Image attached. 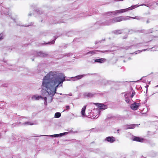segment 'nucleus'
<instances>
[{"instance_id": "2", "label": "nucleus", "mask_w": 158, "mask_h": 158, "mask_svg": "<svg viewBox=\"0 0 158 158\" xmlns=\"http://www.w3.org/2000/svg\"><path fill=\"white\" fill-rule=\"evenodd\" d=\"M111 50H106L105 51H100V50H94L92 51H89L86 53L85 54L83 55L82 56H84L86 55H89V56H92L94 54H98L99 53H103L104 52H112Z\"/></svg>"}, {"instance_id": "31", "label": "nucleus", "mask_w": 158, "mask_h": 158, "mask_svg": "<svg viewBox=\"0 0 158 158\" xmlns=\"http://www.w3.org/2000/svg\"><path fill=\"white\" fill-rule=\"evenodd\" d=\"M150 49L151 51H158V46L155 45L152 48Z\"/></svg>"}, {"instance_id": "60", "label": "nucleus", "mask_w": 158, "mask_h": 158, "mask_svg": "<svg viewBox=\"0 0 158 158\" xmlns=\"http://www.w3.org/2000/svg\"><path fill=\"white\" fill-rule=\"evenodd\" d=\"M120 130H119V129H118V130H117V131H118V133H119V131H120Z\"/></svg>"}, {"instance_id": "53", "label": "nucleus", "mask_w": 158, "mask_h": 158, "mask_svg": "<svg viewBox=\"0 0 158 158\" xmlns=\"http://www.w3.org/2000/svg\"><path fill=\"white\" fill-rule=\"evenodd\" d=\"M67 45H68V44H65V45L64 46V47L65 48H66V47H67Z\"/></svg>"}, {"instance_id": "5", "label": "nucleus", "mask_w": 158, "mask_h": 158, "mask_svg": "<svg viewBox=\"0 0 158 158\" xmlns=\"http://www.w3.org/2000/svg\"><path fill=\"white\" fill-rule=\"evenodd\" d=\"M113 23L120 22L122 21H125L129 19V17L128 16H120L118 17H114L112 19Z\"/></svg>"}, {"instance_id": "50", "label": "nucleus", "mask_w": 158, "mask_h": 158, "mask_svg": "<svg viewBox=\"0 0 158 158\" xmlns=\"http://www.w3.org/2000/svg\"><path fill=\"white\" fill-rule=\"evenodd\" d=\"M8 69H9L11 70H15V69H12V68H8Z\"/></svg>"}, {"instance_id": "55", "label": "nucleus", "mask_w": 158, "mask_h": 158, "mask_svg": "<svg viewBox=\"0 0 158 158\" xmlns=\"http://www.w3.org/2000/svg\"><path fill=\"white\" fill-rule=\"evenodd\" d=\"M31 13H29L28 14L29 16H31Z\"/></svg>"}, {"instance_id": "30", "label": "nucleus", "mask_w": 158, "mask_h": 158, "mask_svg": "<svg viewBox=\"0 0 158 158\" xmlns=\"http://www.w3.org/2000/svg\"><path fill=\"white\" fill-rule=\"evenodd\" d=\"M61 116V113L60 112H57L55 114L54 117L56 118H60Z\"/></svg>"}, {"instance_id": "20", "label": "nucleus", "mask_w": 158, "mask_h": 158, "mask_svg": "<svg viewBox=\"0 0 158 158\" xmlns=\"http://www.w3.org/2000/svg\"><path fill=\"white\" fill-rule=\"evenodd\" d=\"M132 140L134 141L139 142H143L144 140L143 138H141L140 137L133 136L132 138Z\"/></svg>"}, {"instance_id": "15", "label": "nucleus", "mask_w": 158, "mask_h": 158, "mask_svg": "<svg viewBox=\"0 0 158 158\" xmlns=\"http://www.w3.org/2000/svg\"><path fill=\"white\" fill-rule=\"evenodd\" d=\"M104 140L110 143H112L115 141V138L112 136H108L105 138Z\"/></svg>"}, {"instance_id": "23", "label": "nucleus", "mask_w": 158, "mask_h": 158, "mask_svg": "<svg viewBox=\"0 0 158 158\" xmlns=\"http://www.w3.org/2000/svg\"><path fill=\"white\" fill-rule=\"evenodd\" d=\"M123 31L124 30L123 29L116 30L113 31H112V33L115 35H118L121 34V33H123Z\"/></svg>"}, {"instance_id": "4", "label": "nucleus", "mask_w": 158, "mask_h": 158, "mask_svg": "<svg viewBox=\"0 0 158 158\" xmlns=\"http://www.w3.org/2000/svg\"><path fill=\"white\" fill-rule=\"evenodd\" d=\"M71 132V131H70L69 132H65L61 133L60 134L52 135H40L38 136V135H36L35 134L34 135V137H38V136H47L48 137H52V138L58 137H61V136H63L64 135H66L68 134L69 132Z\"/></svg>"}, {"instance_id": "32", "label": "nucleus", "mask_w": 158, "mask_h": 158, "mask_svg": "<svg viewBox=\"0 0 158 158\" xmlns=\"http://www.w3.org/2000/svg\"><path fill=\"white\" fill-rule=\"evenodd\" d=\"M90 12L92 13V14H94L98 13L97 11L96 10L94 9H92L90 11Z\"/></svg>"}, {"instance_id": "37", "label": "nucleus", "mask_w": 158, "mask_h": 158, "mask_svg": "<svg viewBox=\"0 0 158 158\" xmlns=\"http://www.w3.org/2000/svg\"><path fill=\"white\" fill-rule=\"evenodd\" d=\"M30 122H26L25 123H22V125H32L33 124H31L30 123Z\"/></svg>"}, {"instance_id": "56", "label": "nucleus", "mask_w": 158, "mask_h": 158, "mask_svg": "<svg viewBox=\"0 0 158 158\" xmlns=\"http://www.w3.org/2000/svg\"><path fill=\"white\" fill-rule=\"evenodd\" d=\"M69 95L70 96H72V94L71 93L69 94Z\"/></svg>"}, {"instance_id": "10", "label": "nucleus", "mask_w": 158, "mask_h": 158, "mask_svg": "<svg viewBox=\"0 0 158 158\" xmlns=\"http://www.w3.org/2000/svg\"><path fill=\"white\" fill-rule=\"evenodd\" d=\"M93 74L88 73L86 74H82L76 76L74 77H71L72 80L73 81H76L82 78L83 77L87 75H92Z\"/></svg>"}, {"instance_id": "27", "label": "nucleus", "mask_w": 158, "mask_h": 158, "mask_svg": "<svg viewBox=\"0 0 158 158\" xmlns=\"http://www.w3.org/2000/svg\"><path fill=\"white\" fill-rule=\"evenodd\" d=\"M83 95L85 97L91 98L93 97L94 94L90 93H85Z\"/></svg>"}, {"instance_id": "9", "label": "nucleus", "mask_w": 158, "mask_h": 158, "mask_svg": "<svg viewBox=\"0 0 158 158\" xmlns=\"http://www.w3.org/2000/svg\"><path fill=\"white\" fill-rule=\"evenodd\" d=\"M34 54H35V56H39L40 57H45L47 56V54L45 52H43L42 51H40L39 52H37L35 51L33 52Z\"/></svg>"}, {"instance_id": "7", "label": "nucleus", "mask_w": 158, "mask_h": 158, "mask_svg": "<svg viewBox=\"0 0 158 158\" xmlns=\"http://www.w3.org/2000/svg\"><path fill=\"white\" fill-rule=\"evenodd\" d=\"M101 85L102 86H106L109 85H112L114 83V81L111 80H107L103 79L101 81Z\"/></svg>"}, {"instance_id": "29", "label": "nucleus", "mask_w": 158, "mask_h": 158, "mask_svg": "<svg viewBox=\"0 0 158 158\" xmlns=\"http://www.w3.org/2000/svg\"><path fill=\"white\" fill-rule=\"evenodd\" d=\"M153 31V28H151L144 31V33L146 34H149L152 33Z\"/></svg>"}, {"instance_id": "28", "label": "nucleus", "mask_w": 158, "mask_h": 158, "mask_svg": "<svg viewBox=\"0 0 158 158\" xmlns=\"http://www.w3.org/2000/svg\"><path fill=\"white\" fill-rule=\"evenodd\" d=\"M150 49H143V50H139L138 51H136L135 52H134V53H131V54H133L134 53H135V54H137L141 52H142L143 51H145L146 50H149Z\"/></svg>"}, {"instance_id": "22", "label": "nucleus", "mask_w": 158, "mask_h": 158, "mask_svg": "<svg viewBox=\"0 0 158 158\" xmlns=\"http://www.w3.org/2000/svg\"><path fill=\"white\" fill-rule=\"evenodd\" d=\"M128 17L129 19H130V18H131L134 19H136L143 22H144L145 21L144 18L141 16H135V17L128 16Z\"/></svg>"}, {"instance_id": "16", "label": "nucleus", "mask_w": 158, "mask_h": 158, "mask_svg": "<svg viewBox=\"0 0 158 158\" xmlns=\"http://www.w3.org/2000/svg\"><path fill=\"white\" fill-rule=\"evenodd\" d=\"M102 26V22L101 21H97L94 24L93 28L94 30H96L99 29L100 26Z\"/></svg>"}, {"instance_id": "54", "label": "nucleus", "mask_w": 158, "mask_h": 158, "mask_svg": "<svg viewBox=\"0 0 158 158\" xmlns=\"http://www.w3.org/2000/svg\"><path fill=\"white\" fill-rule=\"evenodd\" d=\"M64 17H63V18H65L67 16V15H64Z\"/></svg>"}, {"instance_id": "35", "label": "nucleus", "mask_w": 158, "mask_h": 158, "mask_svg": "<svg viewBox=\"0 0 158 158\" xmlns=\"http://www.w3.org/2000/svg\"><path fill=\"white\" fill-rule=\"evenodd\" d=\"M117 118L119 120H122L124 119L125 118L124 116H122L120 115H118L117 116Z\"/></svg>"}, {"instance_id": "51", "label": "nucleus", "mask_w": 158, "mask_h": 158, "mask_svg": "<svg viewBox=\"0 0 158 158\" xmlns=\"http://www.w3.org/2000/svg\"><path fill=\"white\" fill-rule=\"evenodd\" d=\"M17 124V123H13V124H12V126H13V127H15L16 126V125Z\"/></svg>"}, {"instance_id": "47", "label": "nucleus", "mask_w": 158, "mask_h": 158, "mask_svg": "<svg viewBox=\"0 0 158 158\" xmlns=\"http://www.w3.org/2000/svg\"><path fill=\"white\" fill-rule=\"evenodd\" d=\"M22 118L21 117H20V116H19V118L18 119V120L19 121L21 120L22 118Z\"/></svg>"}, {"instance_id": "24", "label": "nucleus", "mask_w": 158, "mask_h": 158, "mask_svg": "<svg viewBox=\"0 0 158 158\" xmlns=\"http://www.w3.org/2000/svg\"><path fill=\"white\" fill-rule=\"evenodd\" d=\"M86 106V105L84 106L81 109V113L82 116L83 117L86 116L85 112Z\"/></svg>"}, {"instance_id": "12", "label": "nucleus", "mask_w": 158, "mask_h": 158, "mask_svg": "<svg viewBox=\"0 0 158 158\" xmlns=\"http://www.w3.org/2000/svg\"><path fill=\"white\" fill-rule=\"evenodd\" d=\"M94 62L93 63H102L106 61V59L104 58L98 57L97 58L94 60Z\"/></svg>"}, {"instance_id": "45", "label": "nucleus", "mask_w": 158, "mask_h": 158, "mask_svg": "<svg viewBox=\"0 0 158 158\" xmlns=\"http://www.w3.org/2000/svg\"><path fill=\"white\" fill-rule=\"evenodd\" d=\"M107 93V92H104V93H99L98 94H99L100 95H102V96H103L105 94V93Z\"/></svg>"}, {"instance_id": "52", "label": "nucleus", "mask_w": 158, "mask_h": 158, "mask_svg": "<svg viewBox=\"0 0 158 158\" xmlns=\"http://www.w3.org/2000/svg\"><path fill=\"white\" fill-rule=\"evenodd\" d=\"M140 80H142L143 81L142 82H146V81L145 80H144V79L143 80L142 78H141Z\"/></svg>"}, {"instance_id": "33", "label": "nucleus", "mask_w": 158, "mask_h": 158, "mask_svg": "<svg viewBox=\"0 0 158 158\" xmlns=\"http://www.w3.org/2000/svg\"><path fill=\"white\" fill-rule=\"evenodd\" d=\"M126 33L127 34H131L133 33V32H135V31L133 29H129L128 31H127Z\"/></svg>"}, {"instance_id": "61", "label": "nucleus", "mask_w": 158, "mask_h": 158, "mask_svg": "<svg viewBox=\"0 0 158 158\" xmlns=\"http://www.w3.org/2000/svg\"><path fill=\"white\" fill-rule=\"evenodd\" d=\"M7 50H8V51H9V52H10V50L9 49H8Z\"/></svg>"}, {"instance_id": "1", "label": "nucleus", "mask_w": 158, "mask_h": 158, "mask_svg": "<svg viewBox=\"0 0 158 158\" xmlns=\"http://www.w3.org/2000/svg\"><path fill=\"white\" fill-rule=\"evenodd\" d=\"M65 78L64 75L62 74L58 75L56 72H49L44 77L42 81V86L46 89L42 90V95H33L32 99H44V104L47 106V99L48 103L52 102L53 97L56 93L58 86H62L63 82L65 81Z\"/></svg>"}, {"instance_id": "21", "label": "nucleus", "mask_w": 158, "mask_h": 158, "mask_svg": "<svg viewBox=\"0 0 158 158\" xmlns=\"http://www.w3.org/2000/svg\"><path fill=\"white\" fill-rule=\"evenodd\" d=\"M140 124H134L130 125H127L125 126V127H127L126 128V129H134L136 127H138L139 125Z\"/></svg>"}, {"instance_id": "40", "label": "nucleus", "mask_w": 158, "mask_h": 158, "mask_svg": "<svg viewBox=\"0 0 158 158\" xmlns=\"http://www.w3.org/2000/svg\"><path fill=\"white\" fill-rule=\"evenodd\" d=\"M73 34L71 32H69L66 34L68 36H72Z\"/></svg>"}, {"instance_id": "25", "label": "nucleus", "mask_w": 158, "mask_h": 158, "mask_svg": "<svg viewBox=\"0 0 158 158\" xmlns=\"http://www.w3.org/2000/svg\"><path fill=\"white\" fill-rule=\"evenodd\" d=\"M73 53H69L68 54H62L60 55V57L59 58V59L61 58L64 56H67V57H70L71 56H73Z\"/></svg>"}, {"instance_id": "26", "label": "nucleus", "mask_w": 158, "mask_h": 158, "mask_svg": "<svg viewBox=\"0 0 158 158\" xmlns=\"http://www.w3.org/2000/svg\"><path fill=\"white\" fill-rule=\"evenodd\" d=\"M157 154V152L153 151H151L149 153V155L152 157L156 156Z\"/></svg>"}, {"instance_id": "14", "label": "nucleus", "mask_w": 158, "mask_h": 158, "mask_svg": "<svg viewBox=\"0 0 158 158\" xmlns=\"http://www.w3.org/2000/svg\"><path fill=\"white\" fill-rule=\"evenodd\" d=\"M89 152H92L96 154L100 155L102 153V151L98 148L94 149L93 148H90L88 149Z\"/></svg>"}, {"instance_id": "44", "label": "nucleus", "mask_w": 158, "mask_h": 158, "mask_svg": "<svg viewBox=\"0 0 158 158\" xmlns=\"http://www.w3.org/2000/svg\"><path fill=\"white\" fill-rule=\"evenodd\" d=\"M7 84H3L2 85V86L3 87H6L7 86Z\"/></svg>"}, {"instance_id": "48", "label": "nucleus", "mask_w": 158, "mask_h": 158, "mask_svg": "<svg viewBox=\"0 0 158 158\" xmlns=\"http://www.w3.org/2000/svg\"><path fill=\"white\" fill-rule=\"evenodd\" d=\"M154 5H156L158 6V1L154 3Z\"/></svg>"}, {"instance_id": "49", "label": "nucleus", "mask_w": 158, "mask_h": 158, "mask_svg": "<svg viewBox=\"0 0 158 158\" xmlns=\"http://www.w3.org/2000/svg\"><path fill=\"white\" fill-rule=\"evenodd\" d=\"M148 85H146L145 86L146 88V91L148 90Z\"/></svg>"}, {"instance_id": "62", "label": "nucleus", "mask_w": 158, "mask_h": 158, "mask_svg": "<svg viewBox=\"0 0 158 158\" xmlns=\"http://www.w3.org/2000/svg\"><path fill=\"white\" fill-rule=\"evenodd\" d=\"M158 87V85L156 86L155 87L156 88V87Z\"/></svg>"}, {"instance_id": "41", "label": "nucleus", "mask_w": 158, "mask_h": 158, "mask_svg": "<svg viewBox=\"0 0 158 158\" xmlns=\"http://www.w3.org/2000/svg\"><path fill=\"white\" fill-rule=\"evenodd\" d=\"M4 38L3 34L1 33L0 34V40L3 39Z\"/></svg>"}, {"instance_id": "59", "label": "nucleus", "mask_w": 158, "mask_h": 158, "mask_svg": "<svg viewBox=\"0 0 158 158\" xmlns=\"http://www.w3.org/2000/svg\"><path fill=\"white\" fill-rule=\"evenodd\" d=\"M149 23V21L148 20L147 22H146V23Z\"/></svg>"}, {"instance_id": "34", "label": "nucleus", "mask_w": 158, "mask_h": 158, "mask_svg": "<svg viewBox=\"0 0 158 158\" xmlns=\"http://www.w3.org/2000/svg\"><path fill=\"white\" fill-rule=\"evenodd\" d=\"M33 24V23H30V24H28V25H22V24L19 23V24H17V25H18V26H24L25 27H28L29 26H31V25H32Z\"/></svg>"}, {"instance_id": "11", "label": "nucleus", "mask_w": 158, "mask_h": 158, "mask_svg": "<svg viewBox=\"0 0 158 158\" xmlns=\"http://www.w3.org/2000/svg\"><path fill=\"white\" fill-rule=\"evenodd\" d=\"M3 5L1 3L0 4V8L2 9V11H0L1 12V14L2 15H9L8 10L6 8H4L3 6L2 7V6Z\"/></svg>"}, {"instance_id": "58", "label": "nucleus", "mask_w": 158, "mask_h": 158, "mask_svg": "<svg viewBox=\"0 0 158 158\" xmlns=\"http://www.w3.org/2000/svg\"><path fill=\"white\" fill-rule=\"evenodd\" d=\"M55 94H59V93H56H56ZM60 94V95H62V93H60V94Z\"/></svg>"}, {"instance_id": "18", "label": "nucleus", "mask_w": 158, "mask_h": 158, "mask_svg": "<svg viewBox=\"0 0 158 158\" xmlns=\"http://www.w3.org/2000/svg\"><path fill=\"white\" fill-rule=\"evenodd\" d=\"M113 23L112 19L106 20L104 22H102V26L110 25Z\"/></svg>"}, {"instance_id": "36", "label": "nucleus", "mask_w": 158, "mask_h": 158, "mask_svg": "<svg viewBox=\"0 0 158 158\" xmlns=\"http://www.w3.org/2000/svg\"><path fill=\"white\" fill-rule=\"evenodd\" d=\"M37 13V14H39L40 15H41L43 14V12L39 10L38 9H37L36 10H34Z\"/></svg>"}, {"instance_id": "63", "label": "nucleus", "mask_w": 158, "mask_h": 158, "mask_svg": "<svg viewBox=\"0 0 158 158\" xmlns=\"http://www.w3.org/2000/svg\"><path fill=\"white\" fill-rule=\"evenodd\" d=\"M80 16L81 17H82L83 16H82V14H81L80 15Z\"/></svg>"}, {"instance_id": "13", "label": "nucleus", "mask_w": 158, "mask_h": 158, "mask_svg": "<svg viewBox=\"0 0 158 158\" xmlns=\"http://www.w3.org/2000/svg\"><path fill=\"white\" fill-rule=\"evenodd\" d=\"M139 106V103L135 102L131 104L130 107L132 110H135L138 109Z\"/></svg>"}, {"instance_id": "46", "label": "nucleus", "mask_w": 158, "mask_h": 158, "mask_svg": "<svg viewBox=\"0 0 158 158\" xmlns=\"http://www.w3.org/2000/svg\"><path fill=\"white\" fill-rule=\"evenodd\" d=\"M9 16L11 19H12L15 23H16V21H15V19L12 18L11 16L10 15H9Z\"/></svg>"}, {"instance_id": "19", "label": "nucleus", "mask_w": 158, "mask_h": 158, "mask_svg": "<svg viewBox=\"0 0 158 158\" xmlns=\"http://www.w3.org/2000/svg\"><path fill=\"white\" fill-rule=\"evenodd\" d=\"M58 37V36L56 37L55 36L54 39L52 40V41H49L48 43H46L44 42V43H41L40 44V46H43V45H46V44H53L55 43V41L56 40V39Z\"/></svg>"}, {"instance_id": "8", "label": "nucleus", "mask_w": 158, "mask_h": 158, "mask_svg": "<svg viewBox=\"0 0 158 158\" xmlns=\"http://www.w3.org/2000/svg\"><path fill=\"white\" fill-rule=\"evenodd\" d=\"M116 15L115 10L105 12L102 15L105 17H113Z\"/></svg>"}, {"instance_id": "3", "label": "nucleus", "mask_w": 158, "mask_h": 158, "mask_svg": "<svg viewBox=\"0 0 158 158\" xmlns=\"http://www.w3.org/2000/svg\"><path fill=\"white\" fill-rule=\"evenodd\" d=\"M130 94L131 92H126L122 93V95H124V97L125 98V102L129 104H131V100L132 99L130 97Z\"/></svg>"}, {"instance_id": "42", "label": "nucleus", "mask_w": 158, "mask_h": 158, "mask_svg": "<svg viewBox=\"0 0 158 158\" xmlns=\"http://www.w3.org/2000/svg\"><path fill=\"white\" fill-rule=\"evenodd\" d=\"M135 92L134 91L131 94V95L130 96V97L131 98H132L133 96H134V95H135Z\"/></svg>"}, {"instance_id": "6", "label": "nucleus", "mask_w": 158, "mask_h": 158, "mask_svg": "<svg viewBox=\"0 0 158 158\" xmlns=\"http://www.w3.org/2000/svg\"><path fill=\"white\" fill-rule=\"evenodd\" d=\"M148 42H147L146 43H139L138 44L136 45H131L129 46H126L124 47V49H125L126 50H129V49H131L134 48H139L142 46H146L147 45H146L145 44H147Z\"/></svg>"}, {"instance_id": "38", "label": "nucleus", "mask_w": 158, "mask_h": 158, "mask_svg": "<svg viewBox=\"0 0 158 158\" xmlns=\"http://www.w3.org/2000/svg\"><path fill=\"white\" fill-rule=\"evenodd\" d=\"M65 108V109H64L63 111H64L65 110H69L70 109V106L69 105L66 106Z\"/></svg>"}, {"instance_id": "43", "label": "nucleus", "mask_w": 158, "mask_h": 158, "mask_svg": "<svg viewBox=\"0 0 158 158\" xmlns=\"http://www.w3.org/2000/svg\"><path fill=\"white\" fill-rule=\"evenodd\" d=\"M102 41V40H100V41H95V44H97L99 43H101Z\"/></svg>"}, {"instance_id": "64", "label": "nucleus", "mask_w": 158, "mask_h": 158, "mask_svg": "<svg viewBox=\"0 0 158 158\" xmlns=\"http://www.w3.org/2000/svg\"><path fill=\"white\" fill-rule=\"evenodd\" d=\"M142 157H143V158H146V157H143V156H142Z\"/></svg>"}, {"instance_id": "17", "label": "nucleus", "mask_w": 158, "mask_h": 158, "mask_svg": "<svg viewBox=\"0 0 158 158\" xmlns=\"http://www.w3.org/2000/svg\"><path fill=\"white\" fill-rule=\"evenodd\" d=\"M94 104L97 105L99 109L100 110H105L107 108V105H104L102 103H95Z\"/></svg>"}, {"instance_id": "39", "label": "nucleus", "mask_w": 158, "mask_h": 158, "mask_svg": "<svg viewBox=\"0 0 158 158\" xmlns=\"http://www.w3.org/2000/svg\"><path fill=\"white\" fill-rule=\"evenodd\" d=\"M64 22H63V21H53V22H52V23L53 24H55V23H64Z\"/></svg>"}, {"instance_id": "57", "label": "nucleus", "mask_w": 158, "mask_h": 158, "mask_svg": "<svg viewBox=\"0 0 158 158\" xmlns=\"http://www.w3.org/2000/svg\"><path fill=\"white\" fill-rule=\"evenodd\" d=\"M92 15L91 14H89V15H87L86 16H91V15Z\"/></svg>"}]
</instances>
